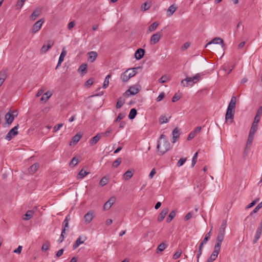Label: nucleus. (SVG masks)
Listing matches in <instances>:
<instances>
[{
    "instance_id": "nucleus-59",
    "label": "nucleus",
    "mask_w": 262,
    "mask_h": 262,
    "mask_svg": "<svg viewBox=\"0 0 262 262\" xmlns=\"http://www.w3.org/2000/svg\"><path fill=\"white\" fill-rule=\"evenodd\" d=\"M63 126V124L62 123H59V124H58L57 125H56L54 128H53V132L55 133L56 132H57L58 130H59L60 128Z\"/></svg>"
},
{
    "instance_id": "nucleus-31",
    "label": "nucleus",
    "mask_w": 262,
    "mask_h": 262,
    "mask_svg": "<svg viewBox=\"0 0 262 262\" xmlns=\"http://www.w3.org/2000/svg\"><path fill=\"white\" fill-rule=\"evenodd\" d=\"M52 94L50 91H47L43 94L40 100L41 101L46 102L52 96Z\"/></svg>"
},
{
    "instance_id": "nucleus-28",
    "label": "nucleus",
    "mask_w": 262,
    "mask_h": 262,
    "mask_svg": "<svg viewBox=\"0 0 262 262\" xmlns=\"http://www.w3.org/2000/svg\"><path fill=\"white\" fill-rule=\"evenodd\" d=\"M70 220V217L69 215H68L66 219H64L63 223H62V229H65V231L66 230H68L69 229V222Z\"/></svg>"
},
{
    "instance_id": "nucleus-1",
    "label": "nucleus",
    "mask_w": 262,
    "mask_h": 262,
    "mask_svg": "<svg viewBox=\"0 0 262 262\" xmlns=\"http://www.w3.org/2000/svg\"><path fill=\"white\" fill-rule=\"evenodd\" d=\"M170 144L166 136L162 134L158 141L157 146L158 155H163L170 149Z\"/></svg>"
},
{
    "instance_id": "nucleus-48",
    "label": "nucleus",
    "mask_w": 262,
    "mask_h": 262,
    "mask_svg": "<svg viewBox=\"0 0 262 262\" xmlns=\"http://www.w3.org/2000/svg\"><path fill=\"white\" fill-rule=\"evenodd\" d=\"M26 0H18L17 2V4L15 6L16 9L19 10L20 9L24 4Z\"/></svg>"
},
{
    "instance_id": "nucleus-38",
    "label": "nucleus",
    "mask_w": 262,
    "mask_h": 262,
    "mask_svg": "<svg viewBox=\"0 0 262 262\" xmlns=\"http://www.w3.org/2000/svg\"><path fill=\"white\" fill-rule=\"evenodd\" d=\"M176 215V210H172V211H171L167 218V223L170 222L172 220V219L175 217Z\"/></svg>"
},
{
    "instance_id": "nucleus-26",
    "label": "nucleus",
    "mask_w": 262,
    "mask_h": 262,
    "mask_svg": "<svg viewBox=\"0 0 262 262\" xmlns=\"http://www.w3.org/2000/svg\"><path fill=\"white\" fill-rule=\"evenodd\" d=\"M81 137H82V135L78 134H76L75 136H74L73 137L72 141H71V142L70 143V145H75L76 144H77L78 143V142L81 139Z\"/></svg>"
},
{
    "instance_id": "nucleus-41",
    "label": "nucleus",
    "mask_w": 262,
    "mask_h": 262,
    "mask_svg": "<svg viewBox=\"0 0 262 262\" xmlns=\"http://www.w3.org/2000/svg\"><path fill=\"white\" fill-rule=\"evenodd\" d=\"M258 124L257 123L253 122L249 133L255 134L258 129Z\"/></svg>"
},
{
    "instance_id": "nucleus-37",
    "label": "nucleus",
    "mask_w": 262,
    "mask_h": 262,
    "mask_svg": "<svg viewBox=\"0 0 262 262\" xmlns=\"http://www.w3.org/2000/svg\"><path fill=\"white\" fill-rule=\"evenodd\" d=\"M170 80V77L169 76L167 75H164L163 76H162L159 80L158 81L159 83H165L167 82Z\"/></svg>"
},
{
    "instance_id": "nucleus-44",
    "label": "nucleus",
    "mask_w": 262,
    "mask_h": 262,
    "mask_svg": "<svg viewBox=\"0 0 262 262\" xmlns=\"http://www.w3.org/2000/svg\"><path fill=\"white\" fill-rule=\"evenodd\" d=\"M108 182V179L106 177L104 176L100 180L99 184L101 186H104L107 184Z\"/></svg>"
},
{
    "instance_id": "nucleus-61",
    "label": "nucleus",
    "mask_w": 262,
    "mask_h": 262,
    "mask_svg": "<svg viewBox=\"0 0 262 262\" xmlns=\"http://www.w3.org/2000/svg\"><path fill=\"white\" fill-rule=\"evenodd\" d=\"M150 7V4H148L147 2H146L143 4V6H142V8L144 9V11H146L147 10H148Z\"/></svg>"
},
{
    "instance_id": "nucleus-27",
    "label": "nucleus",
    "mask_w": 262,
    "mask_h": 262,
    "mask_svg": "<svg viewBox=\"0 0 262 262\" xmlns=\"http://www.w3.org/2000/svg\"><path fill=\"white\" fill-rule=\"evenodd\" d=\"M221 246L215 245L214 250L210 256L215 258V259L217 258V255L220 251Z\"/></svg>"
},
{
    "instance_id": "nucleus-18",
    "label": "nucleus",
    "mask_w": 262,
    "mask_h": 262,
    "mask_svg": "<svg viewBox=\"0 0 262 262\" xmlns=\"http://www.w3.org/2000/svg\"><path fill=\"white\" fill-rule=\"evenodd\" d=\"M168 211H169V210L167 208H165L163 209L162 210V211L160 212V213L158 217V219H157L158 222H162L163 220V219L165 218L166 214L168 213Z\"/></svg>"
},
{
    "instance_id": "nucleus-33",
    "label": "nucleus",
    "mask_w": 262,
    "mask_h": 262,
    "mask_svg": "<svg viewBox=\"0 0 262 262\" xmlns=\"http://www.w3.org/2000/svg\"><path fill=\"white\" fill-rule=\"evenodd\" d=\"M167 247V244L165 242L160 244L157 247V253L163 251Z\"/></svg>"
},
{
    "instance_id": "nucleus-62",
    "label": "nucleus",
    "mask_w": 262,
    "mask_h": 262,
    "mask_svg": "<svg viewBox=\"0 0 262 262\" xmlns=\"http://www.w3.org/2000/svg\"><path fill=\"white\" fill-rule=\"evenodd\" d=\"M78 163V159L75 157L73 158L70 162V165H73V166L76 165Z\"/></svg>"
},
{
    "instance_id": "nucleus-2",
    "label": "nucleus",
    "mask_w": 262,
    "mask_h": 262,
    "mask_svg": "<svg viewBox=\"0 0 262 262\" xmlns=\"http://www.w3.org/2000/svg\"><path fill=\"white\" fill-rule=\"evenodd\" d=\"M235 106L228 105L225 115V120L227 123L231 124L233 121Z\"/></svg>"
},
{
    "instance_id": "nucleus-21",
    "label": "nucleus",
    "mask_w": 262,
    "mask_h": 262,
    "mask_svg": "<svg viewBox=\"0 0 262 262\" xmlns=\"http://www.w3.org/2000/svg\"><path fill=\"white\" fill-rule=\"evenodd\" d=\"M134 170H128L123 175V179L125 181H128L133 177Z\"/></svg>"
},
{
    "instance_id": "nucleus-8",
    "label": "nucleus",
    "mask_w": 262,
    "mask_h": 262,
    "mask_svg": "<svg viewBox=\"0 0 262 262\" xmlns=\"http://www.w3.org/2000/svg\"><path fill=\"white\" fill-rule=\"evenodd\" d=\"M94 217V212L92 210L89 211L84 216V223L88 224L91 222Z\"/></svg>"
},
{
    "instance_id": "nucleus-40",
    "label": "nucleus",
    "mask_w": 262,
    "mask_h": 262,
    "mask_svg": "<svg viewBox=\"0 0 262 262\" xmlns=\"http://www.w3.org/2000/svg\"><path fill=\"white\" fill-rule=\"evenodd\" d=\"M137 110L135 108L131 109L128 115L129 119L132 120L134 119L137 115Z\"/></svg>"
},
{
    "instance_id": "nucleus-50",
    "label": "nucleus",
    "mask_w": 262,
    "mask_h": 262,
    "mask_svg": "<svg viewBox=\"0 0 262 262\" xmlns=\"http://www.w3.org/2000/svg\"><path fill=\"white\" fill-rule=\"evenodd\" d=\"M121 159L119 158L117 159L113 163L112 167L114 168H117L121 163Z\"/></svg>"
},
{
    "instance_id": "nucleus-42",
    "label": "nucleus",
    "mask_w": 262,
    "mask_h": 262,
    "mask_svg": "<svg viewBox=\"0 0 262 262\" xmlns=\"http://www.w3.org/2000/svg\"><path fill=\"white\" fill-rule=\"evenodd\" d=\"M212 227H211L210 231L205 235V236L204 239L201 242L202 244H203L204 245L205 244L208 242V241L210 239V236H211V231L212 230Z\"/></svg>"
},
{
    "instance_id": "nucleus-14",
    "label": "nucleus",
    "mask_w": 262,
    "mask_h": 262,
    "mask_svg": "<svg viewBox=\"0 0 262 262\" xmlns=\"http://www.w3.org/2000/svg\"><path fill=\"white\" fill-rule=\"evenodd\" d=\"M116 198L114 196L111 197L103 205V208L104 210L109 209L112 205L115 203Z\"/></svg>"
},
{
    "instance_id": "nucleus-9",
    "label": "nucleus",
    "mask_w": 262,
    "mask_h": 262,
    "mask_svg": "<svg viewBox=\"0 0 262 262\" xmlns=\"http://www.w3.org/2000/svg\"><path fill=\"white\" fill-rule=\"evenodd\" d=\"M54 45V42L51 40H48L47 45H43L40 49V53H46Z\"/></svg>"
},
{
    "instance_id": "nucleus-6",
    "label": "nucleus",
    "mask_w": 262,
    "mask_h": 262,
    "mask_svg": "<svg viewBox=\"0 0 262 262\" xmlns=\"http://www.w3.org/2000/svg\"><path fill=\"white\" fill-rule=\"evenodd\" d=\"M43 21V19H41L33 25L31 29V32L33 34L36 33L40 29Z\"/></svg>"
},
{
    "instance_id": "nucleus-24",
    "label": "nucleus",
    "mask_w": 262,
    "mask_h": 262,
    "mask_svg": "<svg viewBox=\"0 0 262 262\" xmlns=\"http://www.w3.org/2000/svg\"><path fill=\"white\" fill-rule=\"evenodd\" d=\"M78 72L81 73L82 75H84L87 73V65L86 64L83 63L80 66L78 69Z\"/></svg>"
},
{
    "instance_id": "nucleus-20",
    "label": "nucleus",
    "mask_w": 262,
    "mask_h": 262,
    "mask_svg": "<svg viewBox=\"0 0 262 262\" xmlns=\"http://www.w3.org/2000/svg\"><path fill=\"white\" fill-rule=\"evenodd\" d=\"M67 52L64 49H63L60 55L57 65L56 67V69H58L59 67L61 66L62 62L63 61L64 57L66 56Z\"/></svg>"
},
{
    "instance_id": "nucleus-15",
    "label": "nucleus",
    "mask_w": 262,
    "mask_h": 262,
    "mask_svg": "<svg viewBox=\"0 0 262 262\" xmlns=\"http://www.w3.org/2000/svg\"><path fill=\"white\" fill-rule=\"evenodd\" d=\"M145 54V50L142 48L137 49L135 53V57L137 60H140L143 58Z\"/></svg>"
},
{
    "instance_id": "nucleus-29",
    "label": "nucleus",
    "mask_w": 262,
    "mask_h": 262,
    "mask_svg": "<svg viewBox=\"0 0 262 262\" xmlns=\"http://www.w3.org/2000/svg\"><path fill=\"white\" fill-rule=\"evenodd\" d=\"M34 213V211L32 210H28L25 214L23 216V220L25 221H28L30 220Z\"/></svg>"
},
{
    "instance_id": "nucleus-46",
    "label": "nucleus",
    "mask_w": 262,
    "mask_h": 262,
    "mask_svg": "<svg viewBox=\"0 0 262 262\" xmlns=\"http://www.w3.org/2000/svg\"><path fill=\"white\" fill-rule=\"evenodd\" d=\"M227 226V221L226 220H224L223 221L222 223V225L219 229L220 232H222L225 233V229Z\"/></svg>"
},
{
    "instance_id": "nucleus-60",
    "label": "nucleus",
    "mask_w": 262,
    "mask_h": 262,
    "mask_svg": "<svg viewBox=\"0 0 262 262\" xmlns=\"http://www.w3.org/2000/svg\"><path fill=\"white\" fill-rule=\"evenodd\" d=\"M6 78V73L5 71H1L0 72V80L4 82Z\"/></svg>"
},
{
    "instance_id": "nucleus-12",
    "label": "nucleus",
    "mask_w": 262,
    "mask_h": 262,
    "mask_svg": "<svg viewBox=\"0 0 262 262\" xmlns=\"http://www.w3.org/2000/svg\"><path fill=\"white\" fill-rule=\"evenodd\" d=\"M181 84L183 86H188V85H192L194 83L192 77H187L185 79L181 81Z\"/></svg>"
},
{
    "instance_id": "nucleus-10",
    "label": "nucleus",
    "mask_w": 262,
    "mask_h": 262,
    "mask_svg": "<svg viewBox=\"0 0 262 262\" xmlns=\"http://www.w3.org/2000/svg\"><path fill=\"white\" fill-rule=\"evenodd\" d=\"M262 232V222H261L256 230L255 236H254V239L253 240V243L255 244L257 241L259 239V238L260 237L261 234Z\"/></svg>"
},
{
    "instance_id": "nucleus-52",
    "label": "nucleus",
    "mask_w": 262,
    "mask_h": 262,
    "mask_svg": "<svg viewBox=\"0 0 262 262\" xmlns=\"http://www.w3.org/2000/svg\"><path fill=\"white\" fill-rule=\"evenodd\" d=\"M65 234H66L65 229H62L61 234L58 239V242L61 243L64 241Z\"/></svg>"
},
{
    "instance_id": "nucleus-47",
    "label": "nucleus",
    "mask_w": 262,
    "mask_h": 262,
    "mask_svg": "<svg viewBox=\"0 0 262 262\" xmlns=\"http://www.w3.org/2000/svg\"><path fill=\"white\" fill-rule=\"evenodd\" d=\"M89 172L85 171L83 169H81L78 174V178L83 179L85 176H86Z\"/></svg>"
},
{
    "instance_id": "nucleus-49",
    "label": "nucleus",
    "mask_w": 262,
    "mask_h": 262,
    "mask_svg": "<svg viewBox=\"0 0 262 262\" xmlns=\"http://www.w3.org/2000/svg\"><path fill=\"white\" fill-rule=\"evenodd\" d=\"M110 77H111V75L110 74L107 75L106 76L104 81V83H103V89H106L108 86V84H109V79Z\"/></svg>"
},
{
    "instance_id": "nucleus-16",
    "label": "nucleus",
    "mask_w": 262,
    "mask_h": 262,
    "mask_svg": "<svg viewBox=\"0 0 262 262\" xmlns=\"http://www.w3.org/2000/svg\"><path fill=\"white\" fill-rule=\"evenodd\" d=\"M172 143H174L176 142L180 136V129L178 127H176L172 132Z\"/></svg>"
},
{
    "instance_id": "nucleus-7",
    "label": "nucleus",
    "mask_w": 262,
    "mask_h": 262,
    "mask_svg": "<svg viewBox=\"0 0 262 262\" xmlns=\"http://www.w3.org/2000/svg\"><path fill=\"white\" fill-rule=\"evenodd\" d=\"M162 33L160 32H157L153 34L150 38V42L151 45H155L158 42L162 37Z\"/></svg>"
},
{
    "instance_id": "nucleus-39",
    "label": "nucleus",
    "mask_w": 262,
    "mask_h": 262,
    "mask_svg": "<svg viewBox=\"0 0 262 262\" xmlns=\"http://www.w3.org/2000/svg\"><path fill=\"white\" fill-rule=\"evenodd\" d=\"M158 26H159V23L157 21H155V22L153 23L152 24H151L148 27V31L149 32H152V31H155L157 29V28Z\"/></svg>"
},
{
    "instance_id": "nucleus-11",
    "label": "nucleus",
    "mask_w": 262,
    "mask_h": 262,
    "mask_svg": "<svg viewBox=\"0 0 262 262\" xmlns=\"http://www.w3.org/2000/svg\"><path fill=\"white\" fill-rule=\"evenodd\" d=\"M214 43V44H221L222 47H223L224 46V43L223 40L220 37H215L212 39L210 42L207 43L205 46V47H208L209 45Z\"/></svg>"
},
{
    "instance_id": "nucleus-34",
    "label": "nucleus",
    "mask_w": 262,
    "mask_h": 262,
    "mask_svg": "<svg viewBox=\"0 0 262 262\" xmlns=\"http://www.w3.org/2000/svg\"><path fill=\"white\" fill-rule=\"evenodd\" d=\"M124 103H125V99L123 97H121L119 98V99H118V101L117 102L116 105V108L118 109V108H121L123 105V104Z\"/></svg>"
},
{
    "instance_id": "nucleus-43",
    "label": "nucleus",
    "mask_w": 262,
    "mask_h": 262,
    "mask_svg": "<svg viewBox=\"0 0 262 262\" xmlns=\"http://www.w3.org/2000/svg\"><path fill=\"white\" fill-rule=\"evenodd\" d=\"M204 244L200 243L197 254V262H199V258L202 254Z\"/></svg>"
},
{
    "instance_id": "nucleus-64",
    "label": "nucleus",
    "mask_w": 262,
    "mask_h": 262,
    "mask_svg": "<svg viewBox=\"0 0 262 262\" xmlns=\"http://www.w3.org/2000/svg\"><path fill=\"white\" fill-rule=\"evenodd\" d=\"M190 43L188 42L185 43L183 46L181 47V50L182 51L186 50L190 47Z\"/></svg>"
},
{
    "instance_id": "nucleus-56",
    "label": "nucleus",
    "mask_w": 262,
    "mask_h": 262,
    "mask_svg": "<svg viewBox=\"0 0 262 262\" xmlns=\"http://www.w3.org/2000/svg\"><path fill=\"white\" fill-rule=\"evenodd\" d=\"M187 159L185 158H181L177 163V166L180 167L182 166L186 161Z\"/></svg>"
},
{
    "instance_id": "nucleus-32",
    "label": "nucleus",
    "mask_w": 262,
    "mask_h": 262,
    "mask_svg": "<svg viewBox=\"0 0 262 262\" xmlns=\"http://www.w3.org/2000/svg\"><path fill=\"white\" fill-rule=\"evenodd\" d=\"M176 10V7L173 5H171L167 11V16H171Z\"/></svg>"
},
{
    "instance_id": "nucleus-13",
    "label": "nucleus",
    "mask_w": 262,
    "mask_h": 262,
    "mask_svg": "<svg viewBox=\"0 0 262 262\" xmlns=\"http://www.w3.org/2000/svg\"><path fill=\"white\" fill-rule=\"evenodd\" d=\"M225 233H224V232L219 231L217 236L216 237V244H215L216 245L221 246L222 242L223 241V240L224 239Z\"/></svg>"
},
{
    "instance_id": "nucleus-23",
    "label": "nucleus",
    "mask_w": 262,
    "mask_h": 262,
    "mask_svg": "<svg viewBox=\"0 0 262 262\" xmlns=\"http://www.w3.org/2000/svg\"><path fill=\"white\" fill-rule=\"evenodd\" d=\"M89 60L91 62H93L96 59L98 54L95 51H91L88 53Z\"/></svg>"
},
{
    "instance_id": "nucleus-36",
    "label": "nucleus",
    "mask_w": 262,
    "mask_h": 262,
    "mask_svg": "<svg viewBox=\"0 0 262 262\" xmlns=\"http://www.w3.org/2000/svg\"><path fill=\"white\" fill-rule=\"evenodd\" d=\"M121 79L122 80V81L124 82H127L130 79L127 70L121 74Z\"/></svg>"
},
{
    "instance_id": "nucleus-63",
    "label": "nucleus",
    "mask_w": 262,
    "mask_h": 262,
    "mask_svg": "<svg viewBox=\"0 0 262 262\" xmlns=\"http://www.w3.org/2000/svg\"><path fill=\"white\" fill-rule=\"evenodd\" d=\"M192 215H193V212L192 211L188 212L185 216V218H184L185 221H188V220H190L192 217Z\"/></svg>"
},
{
    "instance_id": "nucleus-51",
    "label": "nucleus",
    "mask_w": 262,
    "mask_h": 262,
    "mask_svg": "<svg viewBox=\"0 0 262 262\" xmlns=\"http://www.w3.org/2000/svg\"><path fill=\"white\" fill-rule=\"evenodd\" d=\"M126 115V114L125 113H120L119 114L117 118L115 120V122H119L122 120L123 118L125 117Z\"/></svg>"
},
{
    "instance_id": "nucleus-19",
    "label": "nucleus",
    "mask_w": 262,
    "mask_h": 262,
    "mask_svg": "<svg viewBox=\"0 0 262 262\" xmlns=\"http://www.w3.org/2000/svg\"><path fill=\"white\" fill-rule=\"evenodd\" d=\"M41 12V9L39 8H36L32 13L30 16V19L31 20H34L36 19V17L40 15Z\"/></svg>"
},
{
    "instance_id": "nucleus-3",
    "label": "nucleus",
    "mask_w": 262,
    "mask_h": 262,
    "mask_svg": "<svg viewBox=\"0 0 262 262\" xmlns=\"http://www.w3.org/2000/svg\"><path fill=\"white\" fill-rule=\"evenodd\" d=\"M18 115V112L16 110H10L5 116V119L6 123L9 125L11 124L14 120V118Z\"/></svg>"
},
{
    "instance_id": "nucleus-55",
    "label": "nucleus",
    "mask_w": 262,
    "mask_h": 262,
    "mask_svg": "<svg viewBox=\"0 0 262 262\" xmlns=\"http://www.w3.org/2000/svg\"><path fill=\"white\" fill-rule=\"evenodd\" d=\"M201 78V74L200 73H198L196 75H195L194 76L192 77V79L193 80V82L195 83L197 82Z\"/></svg>"
},
{
    "instance_id": "nucleus-45",
    "label": "nucleus",
    "mask_w": 262,
    "mask_h": 262,
    "mask_svg": "<svg viewBox=\"0 0 262 262\" xmlns=\"http://www.w3.org/2000/svg\"><path fill=\"white\" fill-rule=\"evenodd\" d=\"M169 121V119L166 118L165 116L162 115L159 117V123L162 124L163 123H166Z\"/></svg>"
},
{
    "instance_id": "nucleus-4",
    "label": "nucleus",
    "mask_w": 262,
    "mask_h": 262,
    "mask_svg": "<svg viewBox=\"0 0 262 262\" xmlns=\"http://www.w3.org/2000/svg\"><path fill=\"white\" fill-rule=\"evenodd\" d=\"M141 86L139 85H135L130 86L124 94V96H129L134 95L140 91Z\"/></svg>"
},
{
    "instance_id": "nucleus-53",
    "label": "nucleus",
    "mask_w": 262,
    "mask_h": 262,
    "mask_svg": "<svg viewBox=\"0 0 262 262\" xmlns=\"http://www.w3.org/2000/svg\"><path fill=\"white\" fill-rule=\"evenodd\" d=\"M50 246V243L48 241L46 242L42 246V250L44 251L48 250L49 249Z\"/></svg>"
},
{
    "instance_id": "nucleus-22",
    "label": "nucleus",
    "mask_w": 262,
    "mask_h": 262,
    "mask_svg": "<svg viewBox=\"0 0 262 262\" xmlns=\"http://www.w3.org/2000/svg\"><path fill=\"white\" fill-rule=\"evenodd\" d=\"M101 137V134L99 133L97 134L95 136L93 137L90 141V144L91 146H93L96 144L98 141L100 139Z\"/></svg>"
},
{
    "instance_id": "nucleus-30",
    "label": "nucleus",
    "mask_w": 262,
    "mask_h": 262,
    "mask_svg": "<svg viewBox=\"0 0 262 262\" xmlns=\"http://www.w3.org/2000/svg\"><path fill=\"white\" fill-rule=\"evenodd\" d=\"M39 167L37 163H35L31 165L28 169V171L30 174H34Z\"/></svg>"
},
{
    "instance_id": "nucleus-58",
    "label": "nucleus",
    "mask_w": 262,
    "mask_h": 262,
    "mask_svg": "<svg viewBox=\"0 0 262 262\" xmlns=\"http://www.w3.org/2000/svg\"><path fill=\"white\" fill-rule=\"evenodd\" d=\"M182 254V252H181V250H179V251H177L173 255V259H178V258L180 257V256H181Z\"/></svg>"
},
{
    "instance_id": "nucleus-54",
    "label": "nucleus",
    "mask_w": 262,
    "mask_h": 262,
    "mask_svg": "<svg viewBox=\"0 0 262 262\" xmlns=\"http://www.w3.org/2000/svg\"><path fill=\"white\" fill-rule=\"evenodd\" d=\"M259 198H257L256 199H255V200L252 201L251 203L248 204L247 206V207H246V209H249V208H250L252 207L253 206H254L259 201Z\"/></svg>"
},
{
    "instance_id": "nucleus-5",
    "label": "nucleus",
    "mask_w": 262,
    "mask_h": 262,
    "mask_svg": "<svg viewBox=\"0 0 262 262\" xmlns=\"http://www.w3.org/2000/svg\"><path fill=\"white\" fill-rule=\"evenodd\" d=\"M19 125L17 124L16 126L13 127L7 134L5 137V139L7 141H10L15 136L17 135L18 133V127Z\"/></svg>"
},
{
    "instance_id": "nucleus-57",
    "label": "nucleus",
    "mask_w": 262,
    "mask_h": 262,
    "mask_svg": "<svg viewBox=\"0 0 262 262\" xmlns=\"http://www.w3.org/2000/svg\"><path fill=\"white\" fill-rule=\"evenodd\" d=\"M262 208V202L259 203L256 207L253 210L251 214L256 213L260 208Z\"/></svg>"
},
{
    "instance_id": "nucleus-25",
    "label": "nucleus",
    "mask_w": 262,
    "mask_h": 262,
    "mask_svg": "<svg viewBox=\"0 0 262 262\" xmlns=\"http://www.w3.org/2000/svg\"><path fill=\"white\" fill-rule=\"evenodd\" d=\"M86 238L84 237V240L81 241V237L79 236L76 241L75 243L73 244V249L75 250L80 244H82L86 240Z\"/></svg>"
},
{
    "instance_id": "nucleus-35",
    "label": "nucleus",
    "mask_w": 262,
    "mask_h": 262,
    "mask_svg": "<svg viewBox=\"0 0 262 262\" xmlns=\"http://www.w3.org/2000/svg\"><path fill=\"white\" fill-rule=\"evenodd\" d=\"M254 134L249 133L247 143H246V145H247V147H248L249 146H251V145L252 143L253 139H254Z\"/></svg>"
},
{
    "instance_id": "nucleus-17",
    "label": "nucleus",
    "mask_w": 262,
    "mask_h": 262,
    "mask_svg": "<svg viewBox=\"0 0 262 262\" xmlns=\"http://www.w3.org/2000/svg\"><path fill=\"white\" fill-rule=\"evenodd\" d=\"M141 69L142 68L141 67L127 69V71H128V74L130 78L134 77L138 73V70Z\"/></svg>"
}]
</instances>
